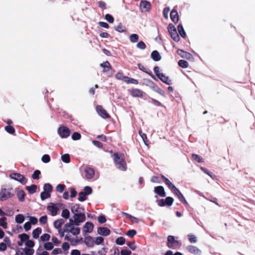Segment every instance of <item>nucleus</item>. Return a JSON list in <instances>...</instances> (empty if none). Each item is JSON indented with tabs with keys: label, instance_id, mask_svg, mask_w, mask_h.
Listing matches in <instances>:
<instances>
[{
	"label": "nucleus",
	"instance_id": "20",
	"mask_svg": "<svg viewBox=\"0 0 255 255\" xmlns=\"http://www.w3.org/2000/svg\"><path fill=\"white\" fill-rule=\"evenodd\" d=\"M170 18L172 21L175 23H177L179 21L178 13L177 10L175 9V7L171 10L170 12Z\"/></svg>",
	"mask_w": 255,
	"mask_h": 255
},
{
	"label": "nucleus",
	"instance_id": "10",
	"mask_svg": "<svg viewBox=\"0 0 255 255\" xmlns=\"http://www.w3.org/2000/svg\"><path fill=\"white\" fill-rule=\"evenodd\" d=\"M178 245V241L175 240L174 236L170 235L168 237L167 246L169 248L175 249Z\"/></svg>",
	"mask_w": 255,
	"mask_h": 255
},
{
	"label": "nucleus",
	"instance_id": "56",
	"mask_svg": "<svg viewBox=\"0 0 255 255\" xmlns=\"http://www.w3.org/2000/svg\"><path fill=\"white\" fill-rule=\"evenodd\" d=\"M65 188V185L64 184H59L56 186V190L59 193H62L64 191Z\"/></svg>",
	"mask_w": 255,
	"mask_h": 255
},
{
	"label": "nucleus",
	"instance_id": "12",
	"mask_svg": "<svg viewBox=\"0 0 255 255\" xmlns=\"http://www.w3.org/2000/svg\"><path fill=\"white\" fill-rule=\"evenodd\" d=\"M71 210L74 215H75V214H78L82 212H84V208L81 207L80 205L78 204L73 205L71 207Z\"/></svg>",
	"mask_w": 255,
	"mask_h": 255
},
{
	"label": "nucleus",
	"instance_id": "21",
	"mask_svg": "<svg viewBox=\"0 0 255 255\" xmlns=\"http://www.w3.org/2000/svg\"><path fill=\"white\" fill-rule=\"evenodd\" d=\"M85 177L88 179H92L95 175L94 170L91 167H86L85 169Z\"/></svg>",
	"mask_w": 255,
	"mask_h": 255
},
{
	"label": "nucleus",
	"instance_id": "14",
	"mask_svg": "<svg viewBox=\"0 0 255 255\" xmlns=\"http://www.w3.org/2000/svg\"><path fill=\"white\" fill-rule=\"evenodd\" d=\"M173 193H174L177 197L179 199V200L184 204L188 205V202L186 200L183 196V194L180 191V190L176 188V189H174L173 191H172Z\"/></svg>",
	"mask_w": 255,
	"mask_h": 255
},
{
	"label": "nucleus",
	"instance_id": "28",
	"mask_svg": "<svg viewBox=\"0 0 255 255\" xmlns=\"http://www.w3.org/2000/svg\"><path fill=\"white\" fill-rule=\"evenodd\" d=\"M64 223V221L63 219H59L54 221V226L56 229H60Z\"/></svg>",
	"mask_w": 255,
	"mask_h": 255
},
{
	"label": "nucleus",
	"instance_id": "38",
	"mask_svg": "<svg viewBox=\"0 0 255 255\" xmlns=\"http://www.w3.org/2000/svg\"><path fill=\"white\" fill-rule=\"evenodd\" d=\"M178 65L183 68H186L188 67L189 64L187 61L184 60H180L178 62Z\"/></svg>",
	"mask_w": 255,
	"mask_h": 255
},
{
	"label": "nucleus",
	"instance_id": "17",
	"mask_svg": "<svg viewBox=\"0 0 255 255\" xmlns=\"http://www.w3.org/2000/svg\"><path fill=\"white\" fill-rule=\"evenodd\" d=\"M47 210L50 212L52 216H55L57 214L59 208L55 204L51 203L47 206Z\"/></svg>",
	"mask_w": 255,
	"mask_h": 255
},
{
	"label": "nucleus",
	"instance_id": "34",
	"mask_svg": "<svg viewBox=\"0 0 255 255\" xmlns=\"http://www.w3.org/2000/svg\"><path fill=\"white\" fill-rule=\"evenodd\" d=\"M192 159L196 161L198 163H202L204 162L203 158L196 154H192Z\"/></svg>",
	"mask_w": 255,
	"mask_h": 255
},
{
	"label": "nucleus",
	"instance_id": "50",
	"mask_svg": "<svg viewBox=\"0 0 255 255\" xmlns=\"http://www.w3.org/2000/svg\"><path fill=\"white\" fill-rule=\"evenodd\" d=\"M41 174V172L39 170H36L34 171L32 175V178L33 179L38 180L39 179V175Z\"/></svg>",
	"mask_w": 255,
	"mask_h": 255
},
{
	"label": "nucleus",
	"instance_id": "48",
	"mask_svg": "<svg viewBox=\"0 0 255 255\" xmlns=\"http://www.w3.org/2000/svg\"><path fill=\"white\" fill-rule=\"evenodd\" d=\"M126 240L123 237H118L116 240V243L117 245H123L125 243Z\"/></svg>",
	"mask_w": 255,
	"mask_h": 255
},
{
	"label": "nucleus",
	"instance_id": "51",
	"mask_svg": "<svg viewBox=\"0 0 255 255\" xmlns=\"http://www.w3.org/2000/svg\"><path fill=\"white\" fill-rule=\"evenodd\" d=\"M106 20L109 23H112L114 21V18L110 14H106L105 16Z\"/></svg>",
	"mask_w": 255,
	"mask_h": 255
},
{
	"label": "nucleus",
	"instance_id": "59",
	"mask_svg": "<svg viewBox=\"0 0 255 255\" xmlns=\"http://www.w3.org/2000/svg\"><path fill=\"white\" fill-rule=\"evenodd\" d=\"M136 47L139 49L143 50L145 49L146 45L143 41H140L137 43Z\"/></svg>",
	"mask_w": 255,
	"mask_h": 255
},
{
	"label": "nucleus",
	"instance_id": "3",
	"mask_svg": "<svg viewBox=\"0 0 255 255\" xmlns=\"http://www.w3.org/2000/svg\"><path fill=\"white\" fill-rule=\"evenodd\" d=\"M86 220L85 212L73 215V219H70L69 221L75 224V226H79L80 224Z\"/></svg>",
	"mask_w": 255,
	"mask_h": 255
},
{
	"label": "nucleus",
	"instance_id": "5",
	"mask_svg": "<svg viewBox=\"0 0 255 255\" xmlns=\"http://www.w3.org/2000/svg\"><path fill=\"white\" fill-rule=\"evenodd\" d=\"M9 177L16 181L19 182L23 185H25L27 182L26 179L25 178L24 175L18 173H13L10 174Z\"/></svg>",
	"mask_w": 255,
	"mask_h": 255
},
{
	"label": "nucleus",
	"instance_id": "43",
	"mask_svg": "<svg viewBox=\"0 0 255 255\" xmlns=\"http://www.w3.org/2000/svg\"><path fill=\"white\" fill-rule=\"evenodd\" d=\"M50 197V193L49 192L43 191L40 194V198L42 200H44Z\"/></svg>",
	"mask_w": 255,
	"mask_h": 255
},
{
	"label": "nucleus",
	"instance_id": "49",
	"mask_svg": "<svg viewBox=\"0 0 255 255\" xmlns=\"http://www.w3.org/2000/svg\"><path fill=\"white\" fill-rule=\"evenodd\" d=\"M86 195L84 192H80L79 193L78 200L83 202L87 199Z\"/></svg>",
	"mask_w": 255,
	"mask_h": 255
},
{
	"label": "nucleus",
	"instance_id": "60",
	"mask_svg": "<svg viewBox=\"0 0 255 255\" xmlns=\"http://www.w3.org/2000/svg\"><path fill=\"white\" fill-rule=\"evenodd\" d=\"M24 251L25 252V255H33L34 253V250L32 249L24 248Z\"/></svg>",
	"mask_w": 255,
	"mask_h": 255
},
{
	"label": "nucleus",
	"instance_id": "29",
	"mask_svg": "<svg viewBox=\"0 0 255 255\" xmlns=\"http://www.w3.org/2000/svg\"><path fill=\"white\" fill-rule=\"evenodd\" d=\"M42 232V229L40 227H37L35 229H34L32 232V236L34 239H37L40 234Z\"/></svg>",
	"mask_w": 255,
	"mask_h": 255
},
{
	"label": "nucleus",
	"instance_id": "27",
	"mask_svg": "<svg viewBox=\"0 0 255 255\" xmlns=\"http://www.w3.org/2000/svg\"><path fill=\"white\" fill-rule=\"evenodd\" d=\"M16 195L19 201L23 202L25 200V197L26 194L23 190H18Z\"/></svg>",
	"mask_w": 255,
	"mask_h": 255
},
{
	"label": "nucleus",
	"instance_id": "53",
	"mask_svg": "<svg viewBox=\"0 0 255 255\" xmlns=\"http://www.w3.org/2000/svg\"><path fill=\"white\" fill-rule=\"evenodd\" d=\"M44 247L46 250L49 251L53 248V245L51 242H46L44 244Z\"/></svg>",
	"mask_w": 255,
	"mask_h": 255
},
{
	"label": "nucleus",
	"instance_id": "13",
	"mask_svg": "<svg viewBox=\"0 0 255 255\" xmlns=\"http://www.w3.org/2000/svg\"><path fill=\"white\" fill-rule=\"evenodd\" d=\"M187 250L190 253L195 255H200L202 253L201 251L199 249L192 245L187 246Z\"/></svg>",
	"mask_w": 255,
	"mask_h": 255
},
{
	"label": "nucleus",
	"instance_id": "54",
	"mask_svg": "<svg viewBox=\"0 0 255 255\" xmlns=\"http://www.w3.org/2000/svg\"><path fill=\"white\" fill-rule=\"evenodd\" d=\"M81 135L80 133L77 132H74L72 135V138L74 140H79L81 138Z\"/></svg>",
	"mask_w": 255,
	"mask_h": 255
},
{
	"label": "nucleus",
	"instance_id": "19",
	"mask_svg": "<svg viewBox=\"0 0 255 255\" xmlns=\"http://www.w3.org/2000/svg\"><path fill=\"white\" fill-rule=\"evenodd\" d=\"M94 225L91 222H87L83 227V232L84 234L91 233L93 231Z\"/></svg>",
	"mask_w": 255,
	"mask_h": 255
},
{
	"label": "nucleus",
	"instance_id": "45",
	"mask_svg": "<svg viewBox=\"0 0 255 255\" xmlns=\"http://www.w3.org/2000/svg\"><path fill=\"white\" fill-rule=\"evenodd\" d=\"M5 130L9 133L10 134H14L15 133V129L14 128L11 126H7L5 127Z\"/></svg>",
	"mask_w": 255,
	"mask_h": 255
},
{
	"label": "nucleus",
	"instance_id": "58",
	"mask_svg": "<svg viewBox=\"0 0 255 255\" xmlns=\"http://www.w3.org/2000/svg\"><path fill=\"white\" fill-rule=\"evenodd\" d=\"M169 11H170V7L168 6L164 7V8L163 9V16L166 19L168 18V13H169Z\"/></svg>",
	"mask_w": 255,
	"mask_h": 255
},
{
	"label": "nucleus",
	"instance_id": "41",
	"mask_svg": "<svg viewBox=\"0 0 255 255\" xmlns=\"http://www.w3.org/2000/svg\"><path fill=\"white\" fill-rule=\"evenodd\" d=\"M61 216L64 219H68L70 217V212L67 209H64L61 213Z\"/></svg>",
	"mask_w": 255,
	"mask_h": 255
},
{
	"label": "nucleus",
	"instance_id": "42",
	"mask_svg": "<svg viewBox=\"0 0 255 255\" xmlns=\"http://www.w3.org/2000/svg\"><path fill=\"white\" fill-rule=\"evenodd\" d=\"M0 226L2 227L4 229L7 228L6 218L5 217H2L0 219Z\"/></svg>",
	"mask_w": 255,
	"mask_h": 255
},
{
	"label": "nucleus",
	"instance_id": "8",
	"mask_svg": "<svg viewBox=\"0 0 255 255\" xmlns=\"http://www.w3.org/2000/svg\"><path fill=\"white\" fill-rule=\"evenodd\" d=\"M96 111L99 115L103 119H109L111 118L110 115L104 109L102 106L98 105L96 107Z\"/></svg>",
	"mask_w": 255,
	"mask_h": 255
},
{
	"label": "nucleus",
	"instance_id": "55",
	"mask_svg": "<svg viewBox=\"0 0 255 255\" xmlns=\"http://www.w3.org/2000/svg\"><path fill=\"white\" fill-rule=\"evenodd\" d=\"M50 236L48 234H44L40 237V239L43 242H47L49 240Z\"/></svg>",
	"mask_w": 255,
	"mask_h": 255
},
{
	"label": "nucleus",
	"instance_id": "2",
	"mask_svg": "<svg viewBox=\"0 0 255 255\" xmlns=\"http://www.w3.org/2000/svg\"><path fill=\"white\" fill-rule=\"evenodd\" d=\"M75 224L70 222L66 223L64 225V231L66 233H70L73 235L77 236L80 233V228L79 227H75Z\"/></svg>",
	"mask_w": 255,
	"mask_h": 255
},
{
	"label": "nucleus",
	"instance_id": "1",
	"mask_svg": "<svg viewBox=\"0 0 255 255\" xmlns=\"http://www.w3.org/2000/svg\"><path fill=\"white\" fill-rule=\"evenodd\" d=\"M112 156L116 166L119 170L124 171L127 170V164L124 153L115 152Z\"/></svg>",
	"mask_w": 255,
	"mask_h": 255
},
{
	"label": "nucleus",
	"instance_id": "62",
	"mask_svg": "<svg viewBox=\"0 0 255 255\" xmlns=\"http://www.w3.org/2000/svg\"><path fill=\"white\" fill-rule=\"evenodd\" d=\"M104 242V238L102 237H98L96 238L95 241H94V244H96L97 245H100L103 243Z\"/></svg>",
	"mask_w": 255,
	"mask_h": 255
},
{
	"label": "nucleus",
	"instance_id": "46",
	"mask_svg": "<svg viewBox=\"0 0 255 255\" xmlns=\"http://www.w3.org/2000/svg\"><path fill=\"white\" fill-rule=\"evenodd\" d=\"M62 160L66 163H69L70 162V155L68 154H65L61 156Z\"/></svg>",
	"mask_w": 255,
	"mask_h": 255
},
{
	"label": "nucleus",
	"instance_id": "61",
	"mask_svg": "<svg viewBox=\"0 0 255 255\" xmlns=\"http://www.w3.org/2000/svg\"><path fill=\"white\" fill-rule=\"evenodd\" d=\"M84 192L86 194V195H89L91 194L92 192V189L90 186H86L84 188Z\"/></svg>",
	"mask_w": 255,
	"mask_h": 255
},
{
	"label": "nucleus",
	"instance_id": "15",
	"mask_svg": "<svg viewBox=\"0 0 255 255\" xmlns=\"http://www.w3.org/2000/svg\"><path fill=\"white\" fill-rule=\"evenodd\" d=\"M154 192L155 194L161 197H165L166 195L164 188L162 186L155 187Z\"/></svg>",
	"mask_w": 255,
	"mask_h": 255
},
{
	"label": "nucleus",
	"instance_id": "16",
	"mask_svg": "<svg viewBox=\"0 0 255 255\" xmlns=\"http://www.w3.org/2000/svg\"><path fill=\"white\" fill-rule=\"evenodd\" d=\"M177 54L182 58H186L188 60H191L193 59V55L186 51H185L182 49H178L177 51Z\"/></svg>",
	"mask_w": 255,
	"mask_h": 255
},
{
	"label": "nucleus",
	"instance_id": "37",
	"mask_svg": "<svg viewBox=\"0 0 255 255\" xmlns=\"http://www.w3.org/2000/svg\"><path fill=\"white\" fill-rule=\"evenodd\" d=\"M18 238H19L21 242H26L29 239V236L26 234H22L18 235Z\"/></svg>",
	"mask_w": 255,
	"mask_h": 255
},
{
	"label": "nucleus",
	"instance_id": "40",
	"mask_svg": "<svg viewBox=\"0 0 255 255\" xmlns=\"http://www.w3.org/2000/svg\"><path fill=\"white\" fill-rule=\"evenodd\" d=\"M139 38V36L137 34H132L129 36V40L131 42H136Z\"/></svg>",
	"mask_w": 255,
	"mask_h": 255
},
{
	"label": "nucleus",
	"instance_id": "57",
	"mask_svg": "<svg viewBox=\"0 0 255 255\" xmlns=\"http://www.w3.org/2000/svg\"><path fill=\"white\" fill-rule=\"evenodd\" d=\"M115 77H116V79H117L118 80H121L124 81H125V78L126 77V76L123 75V73L121 72H118L116 74Z\"/></svg>",
	"mask_w": 255,
	"mask_h": 255
},
{
	"label": "nucleus",
	"instance_id": "64",
	"mask_svg": "<svg viewBox=\"0 0 255 255\" xmlns=\"http://www.w3.org/2000/svg\"><path fill=\"white\" fill-rule=\"evenodd\" d=\"M188 239L190 243H194L197 242L196 237L194 235L192 234L188 235Z\"/></svg>",
	"mask_w": 255,
	"mask_h": 255
},
{
	"label": "nucleus",
	"instance_id": "25",
	"mask_svg": "<svg viewBox=\"0 0 255 255\" xmlns=\"http://www.w3.org/2000/svg\"><path fill=\"white\" fill-rule=\"evenodd\" d=\"M162 82L167 85L172 84V81L169 79V77L166 76L164 74H161L159 77H158Z\"/></svg>",
	"mask_w": 255,
	"mask_h": 255
},
{
	"label": "nucleus",
	"instance_id": "4",
	"mask_svg": "<svg viewBox=\"0 0 255 255\" xmlns=\"http://www.w3.org/2000/svg\"><path fill=\"white\" fill-rule=\"evenodd\" d=\"M156 202L160 207L171 206L174 202V199L171 197H167L165 199L157 200Z\"/></svg>",
	"mask_w": 255,
	"mask_h": 255
},
{
	"label": "nucleus",
	"instance_id": "44",
	"mask_svg": "<svg viewBox=\"0 0 255 255\" xmlns=\"http://www.w3.org/2000/svg\"><path fill=\"white\" fill-rule=\"evenodd\" d=\"M115 30L119 32H123L126 31V28L122 24L120 23L115 28Z\"/></svg>",
	"mask_w": 255,
	"mask_h": 255
},
{
	"label": "nucleus",
	"instance_id": "39",
	"mask_svg": "<svg viewBox=\"0 0 255 255\" xmlns=\"http://www.w3.org/2000/svg\"><path fill=\"white\" fill-rule=\"evenodd\" d=\"M139 134L142 138L145 144L147 145L148 144V140L146 134L145 133H142L141 130L139 131Z\"/></svg>",
	"mask_w": 255,
	"mask_h": 255
},
{
	"label": "nucleus",
	"instance_id": "9",
	"mask_svg": "<svg viewBox=\"0 0 255 255\" xmlns=\"http://www.w3.org/2000/svg\"><path fill=\"white\" fill-rule=\"evenodd\" d=\"M12 196V194L7 189H2L0 192V200L5 201L10 198Z\"/></svg>",
	"mask_w": 255,
	"mask_h": 255
},
{
	"label": "nucleus",
	"instance_id": "6",
	"mask_svg": "<svg viewBox=\"0 0 255 255\" xmlns=\"http://www.w3.org/2000/svg\"><path fill=\"white\" fill-rule=\"evenodd\" d=\"M58 133L61 138H64L70 135V130L68 128L65 126H62L58 128Z\"/></svg>",
	"mask_w": 255,
	"mask_h": 255
},
{
	"label": "nucleus",
	"instance_id": "26",
	"mask_svg": "<svg viewBox=\"0 0 255 255\" xmlns=\"http://www.w3.org/2000/svg\"><path fill=\"white\" fill-rule=\"evenodd\" d=\"M151 57L154 61H158L161 58L159 53L156 50H154L151 52Z\"/></svg>",
	"mask_w": 255,
	"mask_h": 255
},
{
	"label": "nucleus",
	"instance_id": "22",
	"mask_svg": "<svg viewBox=\"0 0 255 255\" xmlns=\"http://www.w3.org/2000/svg\"><path fill=\"white\" fill-rule=\"evenodd\" d=\"M161 178L163 180L164 182H165V184L168 186L169 189L171 191H173L174 189H176V187L174 185L172 184V183L165 176L163 175H161Z\"/></svg>",
	"mask_w": 255,
	"mask_h": 255
},
{
	"label": "nucleus",
	"instance_id": "33",
	"mask_svg": "<svg viewBox=\"0 0 255 255\" xmlns=\"http://www.w3.org/2000/svg\"><path fill=\"white\" fill-rule=\"evenodd\" d=\"M178 31L181 37L184 38L186 37V32L184 31L183 27L181 24H179L177 26Z\"/></svg>",
	"mask_w": 255,
	"mask_h": 255
},
{
	"label": "nucleus",
	"instance_id": "24",
	"mask_svg": "<svg viewBox=\"0 0 255 255\" xmlns=\"http://www.w3.org/2000/svg\"><path fill=\"white\" fill-rule=\"evenodd\" d=\"M84 242L88 247L92 248L94 246V239L91 236L86 237Z\"/></svg>",
	"mask_w": 255,
	"mask_h": 255
},
{
	"label": "nucleus",
	"instance_id": "18",
	"mask_svg": "<svg viewBox=\"0 0 255 255\" xmlns=\"http://www.w3.org/2000/svg\"><path fill=\"white\" fill-rule=\"evenodd\" d=\"M98 233L103 236H108L111 234V231L107 227H99L97 230Z\"/></svg>",
	"mask_w": 255,
	"mask_h": 255
},
{
	"label": "nucleus",
	"instance_id": "31",
	"mask_svg": "<svg viewBox=\"0 0 255 255\" xmlns=\"http://www.w3.org/2000/svg\"><path fill=\"white\" fill-rule=\"evenodd\" d=\"M26 189L28 191V193L30 194H32L36 192L37 190V186L34 184H32L29 186H26Z\"/></svg>",
	"mask_w": 255,
	"mask_h": 255
},
{
	"label": "nucleus",
	"instance_id": "23",
	"mask_svg": "<svg viewBox=\"0 0 255 255\" xmlns=\"http://www.w3.org/2000/svg\"><path fill=\"white\" fill-rule=\"evenodd\" d=\"M100 66L103 68V72L106 73L110 70L112 69V67L110 63V62L108 61L104 62L100 64Z\"/></svg>",
	"mask_w": 255,
	"mask_h": 255
},
{
	"label": "nucleus",
	"instance_id": "35",
	"mask_svg": "<svg viewBox=\"0 0 255 255\" xmlns=\"http://www.w3.org/2000/svg\"><path fill=\"white\" fill-rule=\"evenodd\" d=\"M171 38L176 42H178L180 40V37L177 32V31H174L170 33Z\"/></svg>",
	"mask_w": 255,
	"mask_h": 255
},
{
	"label": "nucleus",
	"instance_id": "30",
	"mask_svg": "<svg viewBox=\"0 0 255 255\" xmlns=\"http://www.w3.org/2000/svg\"><path fill=\"white\" fill-rule=\"evenodd\" d=\"M125 82L127 84H133L135 85H137L138 84L137 80L128 76H126L125 78Z\"/></svg>",
	"mask_w": 255,
	"mask_h": 255
},
{
	"label": "nucleus",
	"instance_id": "7",
	"mask_svg": "<svg viewBox=\"0 0 255 255\" xmlns=\"http://www.w3.org/2000/svg\"><path fill=\"white\" fill-rule=\"evenodd\" d=\"M139 7L142 12H146L150 11L151 5L149 1L144 0L140 1Z\"/></svg>",
	"mask_w": 255,
	"mask_h": 255
},
{
	"label": "nucleus",
	"instance_id": "52",
	"mask_svg": "<svg viewBox=\"0 0 255 255\" xmlns=\"http://www.w3.org/2000/svg\"><path fill=\"white\" fill-rule=\"evenodd\" d=\"M41 160L44 163H48L50 161V157L48 154H44L42 156Z\"/></svg>",
	"mask_w": 255,
	"mask_h": 255
},
{
	"label": "nucleus",
	"instance_id": "63",
	"mask_svg": "<svg viewBox=\"0 0 255 255\" xmlns=\"http://www.w3.org/2000/svg\"><path fill=\"white\" fill-rule=\"evenodd\" d=\"M136 234V231L134 230H128L127 233V235L130 238L134 237Z\"/></svg>",
	"mask_w": 255,
	"mask_h": 255
},
{
	"label": "nucleus",
	"instance_id": "47",
	"mask_svg": "<svg viewBox=\"0 0 255 255\" xmlns=\"http://www.w3.org/2000/svg\"><path fill=\"white\" fill-rule=\"evenodd\" d=\"M43 189L44 191L49 192L50 193L52 191V186L49 183H46L44 185Z\"/></svg>",
	"mask_w": 255,
	"mask_h": 255
},
{
	"label": "nucleus",
	"instance_id": "36",
	"mask_svg": "<svg viewBox=\"0 0 255 255\" xmlns=\"http://www.w3.org/2000/svg\"><path fill=\"white\" fill-rule=\"evenodd\" d=\"M15 220L17 223L21 224L23 223L24 220V216L22 214H18L15 216Z\"/></svg>",
	"mask_w": 255,
	"mask_h": 255
},
{
	"label": "nucleus",
	"instance_id": "11",
	"mask_svg": "<svg viewBox=\"0 0 255 255\" xmlns=\"http://www.w3.org/2000/svg\"><path fill=\"white\" fill-rule=\"evenodd\" d=\"M129 93L132 97L136 98H142L144 94L142 91L136 88L131 89Z\"/></svg>",
	"mask_w": 255,
	"mask_h": 255
},
{
	"label": "nucleus",
	"instance_id": "32",
	"mask_svg": "<svg viewBox=\"0 0 255 255\" xmlns=\"http://www.w3.org/2000/svg\"><path fill=\"white\" fill-rule=\"evenodd\" d=\"M138 68L141 71H142L143 72H145V73L148 74V75H149L151 77H153V75L152 74V72L150 71H148V69H146L145 67H144L143 65H142L141 64H138Z\"/></svg>",
	"mask_w": 255,
	"mask_h": 255
}]
</instances>
